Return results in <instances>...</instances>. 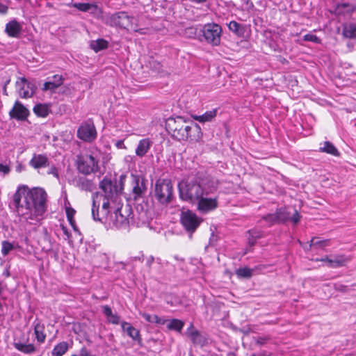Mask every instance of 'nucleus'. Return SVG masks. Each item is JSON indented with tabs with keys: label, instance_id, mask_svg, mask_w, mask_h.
<instances>
[{
	"label": "nucleus",
	"instance_id": "6e6d98bb",
	"mask_svg": "<svg viewBox=\"0 0 356 356\" xmlns=\"http://www.w3.org/2000/svg\"><path fill=\"white\" fill-rule=\"evenodd\" d=\"M62 229H63V233H64L65 235H67V237H69V236H70V235H69V232H68L67 229L65 227H63Z\"/></svg>",
	"mask_w": 356,
	"mask_h": 356
},
{
	"label": "nucleus",
	"instance_id": "72a5a7b5",
	"mask_svg": "<svg viewBox=\"0 0 356 356\" xmlns=\"http://www.w3.org/2000/svg\"><path fill=\"white\" fill-rule=\"evenodd\" d=\"M90 47L95 51L97 52L99 51L106 49L108 47V42L104 39L92 40L90 42Z\"/></svg>",
	"mask_w": 356,
	"mask_h": 356
},
{
	"label": "nucleus",
	"instance_id": "7ed1b4c3",
	"mask_svg": "<svg viewBox=\"0 0 356 356\" xmlns=\"http://www.w3.org/2000/svg\"><path fill=\"white\" fill-rule=\"evenodd\" d=\"M168 126L179 140L190 139L197 141L201 138L200 127L197 124L186 121L182 117L169 119Z\"/></svg>",
	"mask_w": 356,
	"mask_h": 356
},
{
	"label": "nucleus",
	"instance_id": "5701e85b",
	"mask_svg": "<svg viewBox=\"0 0 356 356\" xmlns=\"http://www.w3.org/2000/svg\"><path fill=\"white\" fill-rule=\"evenodd\" d=\"M217 109L215 108L211 111H208L200 115H192V118L196 121H198L199 122L204 123L207 122H211L213 119H214L217 115Z\"/></svg>",
	"mask_w": 356,
	"mask_h": 356
},
{
	"label": "nucleus",
	"instance_id": "6e6552de",
	"mask_svg": "<svg viewBox=\"0 0 356 356\" xmlns=\"http://www.w3.org/2000/svg\"><path fill=\"white\" fill-rule=\"evenodd\" d=\"M200 31L203 37V39H200L201 41H205L213 46L220 44L222 35V28L220 25L216 23H208L202 26Z\"/></svg>",
	"mask_w": 356,
	"mask_h": 356
},
{
	"label": "nucleus",
	"instance_id": "ea45409f",
	"mask_svg": "<svg viewBox=\"0 0 356 356\" xmlns=\"http://www.w3.org/2000/svg\"><path fill=\"white\" fill-rule=\"evenodd\" d=\"M13 248L14 246L12 243L4 241L2 242L1 253L3 256H6Z\"/></svg>",
	"mask_w": 356,
	"mask_h": 356
},
{
	"label": "nucleus",
	"instance_id": "4468645a",
	"mask_svg": "<svg viewBox=\"0 0 356 356\" xmlns=\"http://www.w3.org/2000/svg\"><path fill=\"white\" fill-rule=\"evenodd\" d=\"M147 187L143 178L135 176L132 180V194L134 199L141 197L146 192Z\"/></svg>",
	"mask_w": 356,
	"mask_h": 356
},
{
	"label": "nucleus",
	"instance_id": "864d4df0",
	"mask_svg": "<svg viewBox=\"0 0 356 356\" xmlns=\"http://www.w3.org/2000/svg\"><path fill=\"white\" fill-rule=\"evenodd\" d=\"M316 261H323V262H325L327 264V266H328V261H330V257L326 256L323 258H321L320 259H316Z\"/></svg>",
	"mask_w": 356,
	"mask_h": 356
},
{
	"label": "nucleus",
	"instance_id": "c03bdc74",
	"mask_svg": "<svg viewBox=\"0 0 356 356\" xmlns=\"http://www.w3.org/2000/svg\"><path fill=\"white\" fill-rule=\"evenodd\" d=\"M269 340L270 337L268 336L258 337L255 339L256 343L259 346L264 345Z\"/></svg>",
	"mask_w": 356,
	"mask_h": 356
},
{
	"label": "nucleus",
	"instance_id": "a211bd4d",
	"mask_svg": "<svg viewBox=\"0 0 356 356\" xmlns=\"http://www.w3.org/2000/svg\"><path fill=\"white\" fill-rule=\"evenodd\" d=\"M72 6L82 12H88L93 15L102 13L101 8L95 3H75Z\"/></svg>",
	"mask_w": 356,
	"mask_h": 356
},
{
	"label": "nucleus",
	"instance_id": "39448f33",
	"mask_svg": "<svg viewBox=\"0 0 356 356\" xmlns=\"http://www.w3.org/2000/svg\"><path fill=\"white\" fill-rule=\"evenodd\" d=\"M98 163L99 158L97 151H90L77 156V168L80 172L85 175H90L97 171Z\"/></svg>",
	"mask_w": 356,
	"mask_h": 356
},
{
	"label": "nucleus",
	"instance_id": "4d7b16f0",
	"mask_svg": "<svg viewBox=\"0 0 356 356\" xmlns=\"http://www.w3.org/2000/svg\"><path fill=\"white\" fill-rule=\"evenodd\" d=\"M81 355L82 356H86V355H87V350H86V349H84V348H83V349H82V350H81Z\"/></svg>",
	"mask_w": 356,
	"mask_h": 356
},
{
	"label": "nucleus",
	"instance_id": "393cba45",
	"mask_svg": "<svg viewBox=\"0 0 356 356\" xmlns=\"http://www.w3.org/2000/svg\"><path fill=\"white\" fill-rule=\"evenodd\" d=\"M33 112L39 117L45 118L50 112V106L46 104H36L33 108Z\"/></svg>",
	"mask_w": 356,
	"mask_h": 356
},
{
	"label": "nucleus",
	"instance_id": "a19ab883",
	"mask_svg": "<svg viewBox=\"0 0 356 356\" xmlns=\"http://www.w3.org/2000/svg\"><path fill=\"white\" fill-rule=\"evenodd\" d=\"M248 242L252 245L254 244L256 239L261 236L260 233L259 232H257L256 230H250L248 232Z\"/></svg>",
	"mask_w": 356,
	"mask_h": 356
},
{
	"label": "nucleus",
	"instance_id": "1a4fd4ad",
	"mask_svg": "<svg viewBox=\"0 0 356 356\" xmlns=\"http://www.w3.org/2000/svg\"><path fill=\"white\" fill-rule=\"evenodd\" d=\"M154 194L161 204H168L172 198V184L168 179H159L156 181Z\"/></svg>",
	"mask_w": 356,
	"mask_h": 356
},
{
	"label": "nucleus",
	"instance_id": "423d86ee",
	"mask_svg": "<svg viewBox=\"0 0 356 356\" xmlns=\"http://www.w3.org/2000/svg\"><path fill=\"white\" fill-rule=\"evenodd\" d=\"M131 218V209L126 206L116 209L109 217H106V222L116 228H125Z\"/></svg>",
	"mask_w": 356,
	"mask_h": 356
},
{
	"label": "nucleus",
	"instance_id": "20e7f679",
	"mask_svg": "<svg viewBox=\"0 0 356 356\" xmlns=\"http://www.w3.org/2000/svg\"><path fill=\"white\" fill-rule=\"evenodd\" d=\"M136 19L125 12H117L104 17L105 23L112 27L136 31Z\"/></svg>",
	"mask_w": 356,
	"mask_h": 356
},
{
	"label": "nucleus",
	"instance_id": "7c9ffc66",
	"mask_svg": "<svg viewBox=\"0 0 356 356\" xmlns=\"http://www.w3.org/2000/svg\"><path fill=\"white\" fill-rule=\"evenodd\" d=\"M67 204H70L69 202L67 201V197H65V213L67 218V220L70 222V224L72 225V227L74 228V230H76V226H75V221L74 220V216L75 215L76 211L70 207V206H67Z\"/></svg>",
	"mask_w": 356,
	"mask_h": 356
},
{
	"label": "nucleus",
	"instance_id": "6ab92c4d",
	"mask_svg": "<svg viewBox=\"0 0 356 356\" xmlns=\"http://www.w3.org/2000/svg\"><path fill=\"white\" fill-rule=\"evenodd\" d=\"M351 260V258L343 254L334 255L330 257L328 267L339 268L345 266Z\"/></svg>",
	"mask_w": 356,
	"mask_h": 356
},
{
	"label": "nucleus",
	"instance_id": "c85d7f7f",
	"mask_svg": "<svg viewBox=\"0 0 356 356\" xmlns=\"http://www.w3.org/2000/svg\"><path fill=\"white\" fill-rule=\"evenodd\" d=\"M319 151L335 156H339V152L338 149L329 141L324 142L323 146L320 147Z\"/></svg>",
	"mask_w": 356,
	"mask_h": 356
},
{
	"label": "nucleus",
	"instance_id": "bb28decb",
	"mask_svg": "<svg viewBox=\"0 0 356 356\" xmlns=\"http://www.w3.org/2000/svg\"><path fill=\"white\" fill-rule=\"evenodd\" d=\"M330 245V239H324L322 240L320 238L314 237L310 241L309 247L315 248L316 249H324L327 246Z\"/></svg>",
	"mask_w": 356,
	"mask_h": 356
},
{
	"label": "nucleus",
	"instance_id": "37998d69",
	"mask_svg": "<svg viewBox=\"0 0 356 356\" xmlns=\"http://www.w3.org/2000/svg\"><path fill=\"white\" fill-rule=\"evenodd\" d=\"M264 219L270 224H275L276 222H280L276 213L268 214V215L264 216Z\"/></svg>",
	"mask_w": 356,
	"mask_h": 356
},
{
	"label": "nucleus",
	"instance_id": "412c9836",
	"mask_svg": "<svg viewBox=\"0 0 356 356\" xmlns=\"http://www.w3.org/2000/svg\"><path fill=\"white\" fill-rule=\"evenodd\" d=\"M21 30V25L16 20H12L6 24L5 31L10 37L16 38L20 33Z\"/></svg>",
	"mask_w": 356,
	"mask_h": 356
},
{
	"label": "nucleus",
	"instance_id": "dca6fc26",
	"mask_svg": "<svg viewBox=\"0 0 356 356\" xmlns=\"http://www.w3.org/2000/svg\"><path fill=\"white\" fill-rule=\"evenodd\" d=\"M153 141L149 138H145L138 141L136 147V155L140 158L145 156L151 149Z\"/></svg>",
	"mask_w": 356,
	"mask_h": 356
},
{
	"label": "nucleus",
	"instance_id": "f03ea898",
	"mask_svg": "<svg viewBox=\"0 0 356 356\" xmlns=\"http://www.w3.org/2000/svg\"><path fill=\"white\" fill-rule=\"evenodd\" d=\"M178 187L180 198L195 204L197 210L201 213H208L218 207L216 186L213 182L204 180L181 181Z\"/></svg>",
	"mask_w": 356,
	"mask_h": 356
},
{
	"label": "nucleus",
	"instance_id": "f704fd0d",
	"mask_svg": "<svg viewBox=\"0 0 356 356\" xmlns=\"http://www.w3.org/2000/svg\"><path fill=\"white\" fill-rule=\"evenodd\" d=\"M99 187L102 191L104 192V196H108L110 197L112 195V182L111 180L107 179H104L101 181L99 184Z\"/></svg>",
	"mask_w": 356,
	"mask_h": 356
},
{
	"label": "nucleus",
	"instance_id": "3c124183",
	"mask_svg": "<svg viewBox=\"0 0 356 356\" xmlns=\"http://www.w3.org/2000/svg\"><path fill=\"white\" fill-rule=\"evenodd\" d=\"M152 63H153L152 67L154 68V70L155 71L159 72V70H160V69L161 67V64L159 63L156 62V61H154V60L152 61Z\"/></svg>",
	"mask_w": 356,
	"mask_h": 356
},
{
	"label": "nucleus",
	"instance_id": "680f3d73",
	"mask_svg": "<svg viewBox=\"0 0 356 356\" xmlns=\"http://www.w3.org/2000/svg\"><path fill=\"white\" fill-rule=\"evenodd\" d=\"M228 356H235V355L234 353H229L228 354Z\"/></svg>",
	"mask_w": 356,
	"mask_h": 356
},
{
	"label": "nucleus",
	"instance_id": "8fccbe9b",
	"mask_svg": "<svg viewBox=\"0 0 356 356\" xmlns=\"http://www.w3.org/2000/svg\"><path fill=\"white\" fill-rule=\"evenodd\" d=\"M115 146H116L118 149H127V147H126V145H124V141H123V140H118V141L115 143Z\"/></svg>",
	"mask_w": 356,
	"mask_h": 356
},
{
	"label": "nucleus",
	"instance_id": "aec40b11",
	"mask_svg": "<svg viewBox=\"0 0 356 356\" xmlns=\"http://www.w3.org/2000/svg\"><path fill=\"white\" fill-rule=\"evenodd\" d=\"M64 79L62 75L56 74L52 76L51 79L44 83L43 90H55L63 83Z\"/></svg>",
	"mask_w": 356,
	"mask_h": 356
},
{
	"label": "nucleus",
	"instance_id": "b1692460",
	"mask_svg": "<svg viewBox=\"0 0 356 356\" xmlns=\"http://www.w3.org/2000/svg\"><path fill=\"white\" fill-rule=\"evenodd\" d=\"M14 347L19 351L25 354H31L36 350L35 347L31 343H23L20 341L13 343Z\"/></svg>",
	"mask_w": 356,
	"mask_h": 356
},
{
	"label": "nucleus",
	"instance_id": "09e8293b",
	"mask_svg": "<svg viewBox=\"0 0 356 356\" xmlns=\"http://www.w3.org/2000/svg\"><path fill=\"white\" fill-rule=\"evenodd\" d=\"M337 291L345 292L346 291L347 286L342 284H335L334 286Z\"/></svg>",
	"mask_w": 356,
	"mask_h": 356
},
{
	"label": "nucleus",
	"instance_id": "de8ad7c7",
	"mask_svg": "<svg viewBox=\"0 0 356 356\" xmlns=\"http://www.w3.org/2000/svg\"><path fill=\"white\" fill-rule=\"evenodd\" d=\"M10 170L8 165L0 163V172L3 175L8 174Z\"/></svg>",
	"mask_w": 356,
	"mask_h": 356
},
{
	"label": "nucleus",
	"instance_id": "e2e57ef3",
	"mask_svg": "<svg viewBox=\"0 0 356 356\" xmlns=\"http://www.w3.org/2000/svg\"><path fill=\"white\" fill-rule=\"evenodd\" d=\"M6 86L4 87V92L6 93Z\"/></svg>",
	"mask_w": 356,
	"mask_h": 356
},
{
	"label": "nucleus",
	"instance_id": "9d476101",
	"mask_svg": "<svg viewBox=\"0 0 356 356\" xmlns=\"http://www.w3.org/2000/svg\"><path fill=\"white\" fill-rule=\"evenodd\" d=\"M180 221L184 229L190 233H193L202 222L203 219L193 211L187 209L180 215Z\"/></svg>",
	"mask_w": 356,
	"mask_h": 356
},
{
	"label": "nucleus",
	"instance_id": "c9c22d12",
	"mask_svg": "<svg viewBox=\"0 0 356 356\" xmlns=\"http://www.w3.org/2000/svg\"><path fill=\"white\" fill-rule=\"evenodd\" d=\"M343 34L346 38H356V25L353 24L346 25L343 30Z\"/></svg>",
	"mask_w": 356,
	"mask_h": 356
},
{
	"label": "nucleus",
	"instance_id": "052dcab7",
	"mask_svg": "<svg viewBox=\"0 0 356 356\" xmlns=\"http://www.w3.org/2000/svg\"><path fill=\"white\" fill-rule=\"evenodd\" d=\"M3 291V288L1 285V284L0 283V295L2 293Z\"/></svg>",
	"mask_w": 356,
	"mask_h": 356
},
{
	"label": "nucleus",
	"instance_id": "2eb2a0df",
	"mask_svg": "<svg viewBox=\"0 0 356 356\" xmlns=\"http://www.w3.org/2000/svg\"><path fill=\"white\" fill-rule=\"evenodd\" d=\"M29 165L35 170H38L49 165V158L44 154H34L29 161Z\"/></svg>",
	"mask_w": 356,
	"mask_h": 356
},
{
	"label": "nucleus",
	"instance_id": "5fc2aeb1",
	"mask_svg": "<svg viewBox=\"0 0 356 356\" xmlns=\"http://www.w3.org/2000/svg\"><path fill=\"white\" fill-rule=\"evenodd\" d=\"M192 2H195V3H205L207 0H190Z\"/></svg>",
	"mask_w": 356,
	"mask_h": 356
},
{
	"label": "nucleus",
	"instance_id": "2f4dec72",
	"mask_svg": "<svg viewBox=\"0 0 356 356\" xmlns=\"http://www.w3.org/2000/svg\"><path fill=\"white\" fill-rule=\"evenodd\" d=\"M165 323H167V328L168 330H175L179 332L181 331L184 325V323L182 321L176 318L172 319L170 321H167Z\"/></svg>",
	"mask_w": 356,
	"mask_h": 356
},
{
	"label": "nucleus",
	"instance_id": "4be33fe9",
	"mask_svg": "<svg viewBox=\"0 0 356 356\" xmlns=\"http://www.w3.org/2000/svg\"><path fill=\"white\" fill-rule=\"evenodd\" d=\"M186 334L195 344H203L204 342V338L192 324L187 329Z\"/></svg>",
	"mask_w": 356,
	"mask_h": 356
},
{
	"label": "nucleus",
	"instance_id": "a18cd8bd",
	"mask_svg": "<svg viewBox=\"0 0 356 356\" xmlns=\"http://www.w3.org/2000/svg\"><path fill=\"white\" fill-rule=\"evenodd\" d=\"M300 219V216L296 210L294 211L293 214L291 213L289 220L294 224H296L297 222H298Z\"/></svg>",
	"mask_w": 356,
	"mask_h": 356
},
{
	"label": "nucleus",
	"instance_id": "4c0bfd02",
	"mask_svg": "<svg viewBox=\"0 0 356 356\" xmlns=\"http://www.w3.org/2000/svg\"><path fill=\"white\" fill-rule=\"evenodd\" d=\"M228 28L229 31L234 32V33L240 35L243 32V29L242 25L236 22V21H231L228 24Z\"/></svg>",
	"mask_w": 356,
	"mask_h": 356
},
{
	"label": "nucleus",
	"instance_id": "0eeeda50",
	"mask_svg": "<svg viewBox=\"0 0 356 356\" xmlns=\"http://www.w3.org/2000/svg\"><path fill=\"white\" fill-rule=\"evenodd\" d=\"M108 196L103 195H97L93 196L92 216L95 220L102 221L106 217H109L108 208L109 201Z\"/></svg>",
	"mask_w": 356,
	"mask_h": 356
},
{
	"label": "nucleus",
	"instance_id": "58836bf2",
	"mask_svg": "<svg viewBox=\"0 0 356 356\" xmlns=\"http://www.w3.org/2000/svg\"><path fill=\"white\" fill-rule=\"evenodd\" d=\"M236 273L240 277L248 278V277H251L252 270L248 268H238L236 271Z\"/></svg>",
	"mask_w": 356,
	"mask_h": 356
},
{
	"label": "nucleus",
	"instance_id": "cd10ccee",
	"mask_svg": "<svg viewBox=\"0 0 356 356\" xmlns=\"http://www.w3.org/2000/svg\"><path fill=\"white\" fill-rule=\"evenodd\" d=\"M44 326L40 323H37L34 325V333L37 341L40 343H44L46 339V335L44 333Z\"/></svg>",
	"mask_w": 356,
	"mask_h": 356
},
{
	"label": "nucleus",
	"instance_id": "9b49d317",
	"mask_svg": "<svg viewBox=\"0 0 356 356\" xmlns=\"http://www.w3.org/2000/svg\"><path fill=\"white\" fill-rule=\"evenodd\" d=\"M16 88L22 98L31 97L35 92V86L24 77H21L16 81Z\"/></svg>",
	"mask_w": 356,
	"mask_h": 356
},
{
	"label": "nucleus",
	"instance_id": "c756f323",
	"mask_svg": "<svg viewBox=\"0 0 356 356\" xmlns=\"http://www.w3.org/2000/svg\"><path fill=\"white\" fill-rule=\"evenodd\" d=\"M140 314L149 323L164 325L167 322V320L159 318L157 315H150L145 312H140Z\"/></svg>",
	"mask_w": 356,
	"mask_h": 356
},
{
	"label": "nucleus",
	"instance_id": "473e14b6",
	"mask_svg": "<svg viewBox=\"0 0 356 356\" xmlns=\"http://www.w3.org/2000/svg\"><path fill=\"white\" fill-rule=\"evenodd\" d=\"M68 350V344L65 341L58 343L51 352L52 356H63Z\"/></svg>",
	"mask_w": 356,
	"mask_h": 356
},
{
	"label": "nucleus",
	"instance_id": "e433bc0d",
	"mask_svg": "<svg viewBox=\"0 0 356 356\" xmlns=\"http://www.w3.org/2000/svg\"><path fill=\"white\" fill-rule=\"evenodd\" d=\"M276 214L280 222H284L289 220L291 211L286 208H281L276 212Z\"/></svg>",
	"mask_w": 356,
	"mask_h": 356
},
{
	"label": "nucleus",
	"instance_id": "a878e982",
	"mask_svg": "<svg viewBox=\"0 0 356 356\" xmlns=\"http://www.w3.org/2000/svg\"><path fill=\"white\" fill-rule=\"evenodd\" d=\"M103 313L106 316L109 323L113 324H118L120 323V316L116 314H113L111 307L108 305L103 306Z\"/></svg>",
	"mask_w": 356,
	"mask_h": 356
},
{
	"label": "nucleus",
	"instance_id": "603ef678",
	"mask_svg": "<svg viewBox=\"0 0 356 356\" xmlns=\"http://www.w3.org/2000/svg\"><path fill=\"white\" fill-rule=\"evenodd\" d=\"M8 11V7L0 2V13L5 14Z\"/></svg>",
	"mask_w": 356,
	"mask_h": 356
},
{
	"label": "nucleus",
	"instance_id": "bf43d9fd",
	"mask_svg": "<svg viewBox=\"0 0 356 356\" xmlns=\"http://www.w3.org/2000/svg\"><path fill=\"white\" fill-rule=\"evenodd\" d=\"M132 159V157L131 156H127L125 157V160L127 161H129V160H131Z\"/></svg>",
	"mask_w": 356,
	"mask_h": 356
},
{
	"label": "nucleus",
	"instance_id": "f8f14e48",
	"mask_svg": "<svg viewBox=\"0 0 356 356\" xmlns=\"http://www.w3.org/2000/svg\"><path fill=\"white\" fill-rule=\"evenodd\" d=\"M77 135L80 139L84 141H92L97 136V132L94 124L89 122L83 124L79 128Z\"/></svg>",
	"mask_w": 356,
	"mask_h": 356
},
{
	"label": "nucleus",
	"instance_id": "ddd939ff",
	"mask_svg": "<svg viewBox=\"0 0 356 356\" xmlns=\"http://www.w3.org/2000/svg\"><path fill=\"white\" fill-rule=\"evenodd\" d=\"M10 116L18 120H24L29 115V110L19 102L17 101L9 112Z\"/></svg>",
	"mask_w": 356,
	"mask_h": 356
},
{
	"label": "nucleus",
	"instance_id": "f257e3e1",
	"mask_svg": "<svg viewBox=\"0 0 356 356\" xmlns=\"http://www.w3.org/2000/svg\"><path fill=\"white\" fill-rule=\"evenodd\" d=\"M47 193L41 188H30L19 185L13 197V204L22 220L35 225L44 217L47 210Z\"/></svg>",
	"mask_w": 356,
	"mask_h": 356
},
{
	"label": "nucleus",
	"instance_id": "13d9d810",
	"mask_svg": "<svg viewBox=\"0 0 356 356\" xmlns=\"http://www.w3.org/2000/svg\"><path fill=\"white\" fill-rule=\"evenodd\" d=\"M3 275H4L6 277H9V276H10V272H9V270L7 269V270L3 273Z\"/></svg>",
	"mask_w": 356,
	"mask_h": 356
},
{
	"label": "nucleus",
	"instance_id": "49530a36",
	"mask_svg": "<svg viewBox=\"0 0 356 356\" xmlns=\"http://www.w3.org/2000/svg\"><path fill=\"white\" fill-rule=\"evenodd\" d=\"M48 174L49 175H54L56 178L58 179L59 178V175H58V169L54 166V165H51L47 172Z\"/></svg>",
	"mask_w": 356,
	"mask_h": 356
},
{
	"label": "nucleus",
	"instance_id": "f3484780",
	"mask_svg": "<svg viewBox=\"0 0 356 356\" xmlns=\"http://www.w3.org/2000/svg\"><path fill=\"white\" fill-rule=\"evenodd\" d=\"M121 327L122 330L134 341L138 343L141 342L142 339L140 334V331L131 325V323L123 321L121 323Z\"/></svg>",
	"mask_w": 356,
	"mask_h": 356
},
{
	"label": "nucleus",
	"instance_id": "79ce46f5",
	"mask_svg": "<svg viewBox=\"0 0 356 356\" xmlns=\"http://www.w3.org/2000/svg\"><path fill=\"white\" fill-rule=\"evenodd\" d=\"M303 39L305 41H311L316 44H320L321 42V40L319 38L312 33L306 34L304 35Z\"/></svg>",
	"mask_w": 356,
	"mask_h": 356
}]
</instances>
